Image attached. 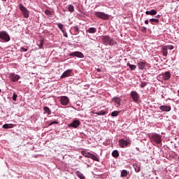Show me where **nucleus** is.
Wrapping results in <instances>:
<instances>
[{"mask_svg": "<svg viewBox=\"0 0 179 179\" xmlns=\"http://www.w3.org/2000/svg\"><path fill=\"white\" fill-rule=\"evenodd\" d=\"M71 73H72V69H68L62 73L60 78L61 79H65V78H68V76H71Z\"/></svg>", "mask_w": 179, "mask_h": 179, "instance_id": "obj_13", "label": "nucleus"}, {"mask_svg": "<svg viewBox=\"0 0 179 179\" xmlns=\"http://www.w3.org/2000/svg\"><path fill=\"white\" fill-rule=\"evenodd\" d=\"M0 41H3V43L10 41V36L8 34V32L5 31H0Z\"/></svg>", "mask_w": 179, "mask_h": 179, "instance_id": "obj_3", "label": "nucleus"}, {"mask_svg": "<svg viewBox=\"0 0 179 179\" xmlns=\"http://www.w3.org/2000/svg\"><path fill=\"white\" fill-rule=\"evenodd\" d=\"M145 24H149V20H145Z\"/></svg>", "mask_w": 179, "mask_h": 179, "instance_id": "obj_44", "label": "nucleus"}, {"mask_svg": "<svg viewBox=\"0 0 179 179\" xmlns=\"http://www.w3.org/2000/svg\"><path fill=\"white\" fill-rule=\"evenodd\" d=\"M119 146H120V148H128L129 146H131V141L125 140L124 138L120 139Z\"/></svg>", "mask_w": 179, "mask_h": 179, "instance_id": "obj_7", "label": "nucleus"}, {"mask_svg": "<svg viewBox=\"0 0 179 179\" xmlns=\"http://www.w3.org/2000/svg\"><path fill=\"white\" fill-rule=\"evenodd\" d=\"M159 110H161V111L169 113V111H171V106L163 105L159 107Z\"/></svg>", "mask_w": 179, "mask_h": 179, "instance_id": "obj_16", "label": "nucleus"}, {"mask_svg": "<svg viewBox=\"0 0 179 179\" xmlns=\"http://www.w3.org/2000/svg\"><path fill=\"white\" fill-rule=\"evenodd\" d=\"M63 33L64 37L68 38V34L65 31V30L62 31Z\"/></svg>", "mask_w": 179, "mask_h": 179, "instance_id": "obj_42", "label": "nucleus"}, {"mask_svg": "<svg viewBox=\"0 0 179 179\" xmlns=\"http://www.w3.org/2000/svg\"><path fill=\"white\" fill-rule=\"evenodd\" d=\"M69 57H77V58H85V55L80 51L72 52L69 55Z\"/></svg>", "mask_w": 179, "mask_h": 179, "instance_id": "obj_9", "label": "nucleus"}, {"mask_svg": "<svg viewBox=\"0 0 179 179\" xmlns=\"http://www.w3.org/2000/svg\"><path fill=\"white\" fill-rule=\"evenodd\" d=\"M127 66H129V68L131 69V71H135V69H136V65L127 63Z\"/></svg>", "mask_w": 179, "mask_h": 179, "instance_id": "obj_27", "label": "nucleus"}, {"mask_svg": "<svg viewBox=\"0 0 179 179\" xmlns=\"http://www.w3.org/2000/svg\"><path fill=\"white\" fill-rule=\"evenodd\" d=\"M163 80H169L170 78H171V74H170V71H166L165 73L162 74Z\"/></svg>", "mask_w": 179, "mask_h": 179, "instance_id": "obj_14", "label": "nucleus"}, {"mask_svg": "<svg viewBox=\"0 0 179 179\" xmlns=\"http://www.w3.org/2000/svg\"><path fill=\"white\" fill-rule=\"evenodd\" d=\"M142 29V31H146L147 28L145 27H143Z\"/></svg>", "mask_w": 179, "mask_h": 179, "instance_id": "obj_43", "label": "nucleus"}, {"mask_svg": "<svg viewBox=\"0 0 179 179\" xmlns=\"http://www.w3.org/2000/svg\"><path fill=\"white\" fill-rule=\"evenodd\" d=\"M57 27H59V29L61 30V31H62V30H64V24H62L61 23H57Z\"/></svg>", "mask_w": 179, "mask_h": 179, "instance_id": "obj_38", "label": "nucleus"}, {"mask_svg": "<svg viewBox=\"0 0 179 179\" xmlns=\"http://www.w3.org/2000/svg\"><path fill=\"white\" fill-rule=\"evenodd\" d=\"M2 1V2H3V3H6V0H1Z\"/></svg>", "mask_w": 179, "mask_h": 179, "instance_id": "obj_47", "label": "nucleus"}, {"mask_svg": "<svg viewBox=\"0 0 179 179\" xmlns=\"http://www.w3.org/2000/svg\"><path fill=\"white\" fill-rule=\"evenodd\" d=\"M120 111L118 110H115L113 112L111 113V117H117L118 115L120 114Z\"/></svg>", "mask_w": 179, "mask_h": 179, "instance_id": "obj_32", "label": "nucleus"}, {"mask_svg": "<svg viewBox=\"0 0 179 179\" xmlns=\"http://www.w3.org/2000/svg\"><path fill=\"white\" fill-rule=\"evenodd\" d=\"M161 52L162 53V55L164 57H167V55H169V52H168L167 48L166 46L162 47Z\"/></svg>", "mask_w": 179, "mask_h": 179, "instance_id": "obj_17", "label": "nucleus"}, {"mask_svg": "<svg viewBox=\"0 0 179 179\" xmlns=\"http://www.w3.org/2000/svg\"><path fill=\"white\" fill-rule=\"evenodd\" d=\"M112 156L113 157H115V159H117V157L120 156V152H118V150H115L112 152Z\"/></svg>", "mask_w": 179, "mask_h": 179, "instance_id": "obj_24", "label": "nucleus"}, {"mask_svg": "<svg viewBox=\"0 0 179 179\" xmlns=\"http://www.w3.org/2000/svg\"><path fill=\"white\" fill-rule=\"evenodd\" d=\"M20 51V52H27V51H29V48H24V47H21Z\"/></svg>", "mask_w": 179, "mask_h": 179, "instance_id": "obj_36", "label": "nucleus"}, {"mask_svg": "<svg viewBox=\"0 0 179 179\" xmlns=\"http://www.w3.org/2000/svg\"><path fill=\"white\" fill-rule=\"evenodd\" d=\"M145 15H150V16H155V15H157V11L155 9H152L150 11H145Z\"/></svg>", "mask_w": 179, "mask_h": 179, "instance_id": "obj_21", "label": "nucleus"}, {"mask_svg": "<svg viewBox=\"0 0 179 179\" xmlns=\"http://www.w3.org/2000/svg\"><path fill=\"white\" fill-rule=\"evenodd\" d=\"M150 22L151 24H159V20L157 18H151L150 19Z\"/></svg>", "mask_w": 179, "mask_h": 179, "instance_id": "obj_23", "label": "nucleus"}, {"mask_svg": "<svg viewBox=\"0 0 179 179\" xmlns=\"http://www.w3.org/2000/svg\"><path fill=\"white\" fill-rule=\"evenodd\" d=\"M127 176H128V171H127V170H125V169H123V170L121 171L120 176H121V177H127Z\"/></svg>", "mask_w": 179, "mask_h": 179, "instance_id": "obj_29", "label": "nucleus"}, {"mask_svg": "<svg viewBox=\"0 0 179 179\" xmlns=\"http://www.w3.org/2000/svg\"><path fill=\"white\" fill-rule=\"evenodd\" d=\"M68 10L69 12H71V13L75 12V7L73 6V5L69 4L68 6Z\"/></svg>", "mask_w": 179, "mask_h": 179, "instance_id": "obj_28", "label": "nucleus"}, {"mask_svg": "<svg viewBox=\"0 0 179 179\" xmlns=\"http://www.w3.org/2000/svg\"><path fill=\"white\" fill-rule=\"evenodd\" d=\"M76 175L78 176V177L80 179H85V175H83V173H82L80 171H76Z\"/></svg>", "mask_w": 179, "mask_h": 179, "instance_id": "obj_26", "label": "nucleus"}, {"mask_svg": "<svg viewBox=\"0 0 179 179\" xmlns=\"http://www.w3.org/2000/svg\"><path fill=\"white\" fill-rule=\"evenodd\" d=\"M82 153L85 156V157H87L88 159H90V157H92V153L90 152H83Z\"/></svg>", "mask_w": 179, "mask_h": 179, "instance_id": "obj_31", "label": "nucleus"}, {"mask_svg": "<svg viewBox=\"0 0 179 179\" xmlns=\"http://www.w3.org/2000/svg\"><path fill=\"white\" fill-rule=\"evenodd\" d=\"M10 79L12 82H17L20 79V76L15 74V73H11L10 75Z\"/></svg>", "mask_w": 179, "mask_h": 179, "instance_id": "obj_12", "label": "nucleus"}, {"mask_svg": "<svg viewBox=\"0 0 179 179\" xmlns=\"http://www.w3.org/2000/svg\"><path fill=\"white\" fill-rule=\"evenodd\" d=\"M15 127V124H4L2 126V128H3V129H10L12 128H13Z\"/></svg>", "mask_w": 179, "mask_h": 179, "instance_id": "obj_18", "label": "nucleus"}, {"mask_svg": "<svg viewBox=\"0 0 179 179\" xmlns=\"http://www.w3.org/2000/svg\"><path fill=\"white\" fill-rule=\"evenodd\" d=\"M155 17H157V18L160 17V15H156V16H155Z\"/></svg>", "mask_w": 179, "mask_h": 179, "instance_id": "obj_46", "label": "nucleus"}, {"mask_svg": "<svg viewBox=\"0 0 179 179\" xmlns=\"http://www.w3.org/2000/svg\"><path fill=\"white\" fill-rule=\"evenodd\" d=\"M17 99V94H16V93H14L13 95V101H16Z\"/></svg>", "mask_w": 179, "mask_h": 179, "instance_id": "obj_41", "label": "nucleus"}, {"mask_svg": "<svg viewBox=\"0 0 179 179\" xmlns=\"http://www.w3.org/2000/svg\"><path fill=\"white\" fill-rule=\"evenodd\" d=\"M151 141L157 145H160L162 143V136L157 134H154L151 136Z\"/></svg>", "mask_w": 179, "mask_h": 179, "instance_id": "obj_6", "label": "nucleus"}, {"mask_svg": "<svg viewBox=\"0 0 179 179\" xmlns=\"http://www.w3.org/2000/svg\"><path fill=\"white\" fill-rule=\"evenodd\" d=\"M45 15L47 16H51L52 15V12L48 9L45 10Z\"/></svg>", "mask_w": 179, "mask_h": 179, "instance_id": "obj_34", "label": "nucleus"}, {"mask_svg": "<svg viewBox=\"0 0 179 179\" xmlns=\"http://www.w3.org/2000/svg\"><path fill=\"white\" fill-rule=\"evenodd\" d=\"M138 69L143 71L148 66V64L145 62H139L138 63Z\"/></svg>", "mask_w": 179, "mask_h": 179, "instance_id": "obj_15", "label": "nucleus"}, {"mask_svg": "<svg viewBox=\"0 0 179 179\" xmlns=\"http://www.w3.org/2000/svg\"><path fill=\"white\" fill-rule=\"evenodd\" d=\"M59 101H60V104H62V106H68V104H69L70 100L68 96H60Z\"/></svg>", "mask_w": 179, "mask_h": 179, "instance_id": "obj_8", "label": "nucleus"}, {"mask_svg": "<svg viewBox=\"0 0 179 179\" xmlns=\"http://www.w3.org/2000/svg\"><path fill=\"white\" fill-rule=\"evenodd\" d=\"M0 93H1V89H0Z\"/></svg>", "mask_w": 179, "mask_h": 179, "instance_id": "obj_48", "label": "nucleus"}, {"mask_svg": "<svg viewBox=\"0 0 179 179\" xmlns=\"http://www.w3.org/2000/svg\"><path fill=\"white\" fill-rule=\"evenodd\" d=\"M43 111L45 114H48V115H51V110L48 106L43 107Z\"/></svg>", "mask_w": 179, "mask_h": 179, "instance_id": "obj_25", "label": "nucleus"}, {"mask_svg": "<svg viewBox=\"0 0 179 179\" xmlns=\"http://www.w3.org/2000/svg\"><path fill=\"white\" fill-rule=\"evenodd\" d=\"M147 85H148V83H146V82H142V83H141V87L142 89H143V87H145V86H147Z\"/></svg>", "mask_w": 179, "mask_h": 179, "instance_id": "obj_40", "label": "nucleus"}, {"mask_svg": "<svg viewBox=\"0 0 179 179\" xmlns=\"http://www.w3.org/2000/svg\"><path fill=\"white\" fill-rule=\"evenodd\" d=\"M97 72H101V70L100 69H96Z\"/></svg>", "mask_w": 179, "mask_h": 179, "instance_id": "obj_45", "label": "nucleus"}, {"mask_svg": "<svg viewBox=\"0 0 179 179\" xmlns=\"http://www.w3.org/2000/svg\"><path fill=\"white\" fill-rule=\"evenodd\" d=\"M73 29L74 30V36H77V34L79 33V27L78 26L73 27Z\"/></svg>", "mask_w": 179, "mask_h": 179, "instance_id": "obj_30", "label": "nucleus"}, {"mask_svg": "<svg viewBox=\"0 0 179 179\" xmlns=\"http://www.w3.org/2000/svg\"><path fill=\"white\" fill-rule=\"evenodd\" d=\"M96 114L97 115H106V114H107V112L101 110L96 113Z\"/></svg>", "mask_w": 179, "mask_h": 179, "instance_id": "obj_37", "label": "nucleus"}, {"mask_svg": "<svg viewBox=\"0 0 179 179\" xmlns=\"http://www.w3.org/2000/svg\"><path fill=\"white\" fill-rule=\"evenodd\" d=\"M90 159H92V160H94L95 162H99V157H97V156H96L94 154H91Z\"/></svg>", "mask_w": 179, "mask_h": 179, "instance_id": "obj_33", "label": "nucleus"}, {"mask_svg": "<svg viewBox=\"0 0 179 179\" xmlns=\"http://www.w3.org/2000/svg\"><path fill=\"white\" fill-rule=\"evenodd\" d=\"M113 101H114L115 103V104H117V106H121V99L117 97V96H114L112 99Z\"/></svg>", "mask_w": 179, "mask_h": 179, "instance_id": "obj_19", "label": "nucleus"}, {"mask_svg": "<svg viewBox=\"0 0 179 179\" xmlns=\"http://www.w3.org/2000/svg\"><path fill=\"white\" fill-rule=\"evenodd\" d=\"M130 96L134 103H136V104L141 103V95H139L136 91H131Z\"/></svg>", "mask_w": 179, "mask_h": 179, "instance_id": "obj_4", "label": "nucleus"}, {"mask_svg": "<svg viewBox=\"0 0 179 179\" xmlns=\"http://www.w3.org/2000/svg\"><path fill=\"white\" fill-rule=\"evenodd\" d=\"M94 15L96 16V17H99V19H102L103 20H108V19H110V15L103 12L96 11Z\"/></svg>", "mask_w": 179, "mask_h": 179, "instance_id": "obj_5", "label": "nucleus"}, {"mask_svg": "<svg viewBox=\"0 0 179 179\" xmlns=\"http://www.w3.org/2000/svg\"><path fill=\"white\" fill-rule=\"evenodd\" d=\"M80 125V121L74 120L71 123L68 124L69 128H78Z\"/></svg>", "mask_w": 179, "mask_h": 179, "instance_id": "obj_10", "label": "nucleus"}, {"mask_svg": "<svg viewBox=\"0 0 179 179\" xmlns=\"http://www.w3.org/2000/svg\"><path fill=\"white\" fill-rule=\"evenodd\" d=\"M59 124L58 120L52 121L50 123H49V127H51V125H54V124Z\"/></svg>", "mask_w": 179, "mask_h": 179, "instance_id": "obj_39", "label": "nucleus"}, {"mask_svg": "<svg viewBox=\"0 0 179 179\" xmlns=\"http://www.w3.org/2000/svg\"><path fill=\"white\" fill-rule=\"evenodd\" d=\"M19 8H20V10H21L22 14L23 15L25 19H29V17L30 16V12L29 11V10H27V8L26 7H24L23 3H20L19 4Z\"/></svg>", "mask_w": 179, "mask_h": 179, "instance_id": "obj_2", "label": "nucleus"}, {"mask_svg": "<svg viewBox=\"0 0 179 179\" xmlns=\"http://www.w3.org/2000/svg\"><path fill=\"white\" fill-rule=\"evenodd\" d=\"M133 167L136 173H139V171H141V164L135 163L133 164Z\"/></svg>", "mask_w": 179, "mask_h": 179, "instance_id": "obj_20", "label": "nucleus"}, {"mask_svg": "<svg viewBox=\"0 0 179 179\" xmlns=\"http://www.w3.org/2000/svg\"><path fill=\"white\" fill-rule=\"evenodd\" d=\"M86 33L88 38H90V36H89V34H95V33H97V29L94 27H90L86 30Z\"/></svg>", "mask_w": 179, "mask_h": 179, "instance_id": "obj_11", "label": "nucleus"}, {"mask_svg": "<svg viewBox=\"0 0 179 179\" xmlns=\"http://www.w3.org/2000/svg\"><path fill=\"white\" fill-rule=\"evenodd\" d=\"M101 41L103 45H110V47H113L117 45V42L114 41V38H111L108 35L102 36Z\"/></svg>", "mask_w": 179, "mask_h": 179, "instance_id": "obj_1", "label": "nucleus"}, {"mask_svg": "<svg viewBox=\"0 0 179 179\" xmlns=\"http://www.w3.org/2000/svg\"><path fill=\"white\" fill-rule=\"evenodd\" d=\"M166 48V50H174V46L173 45H164Z\"/></svg>", "mask_w": 179, "mask_h": 179, "instance_id": "obj_35", "label": "nucleus"}, {"mask_svg": "<svg viewBox=\"0 0 179 179\" xmlns=\"http://www.w3.org/2000/svg\"><path fill=\"white\" fill-rule=\"evenodd\" d=\"M37 45L39 47V48L41 50L44 45V39L41 38L37 41Z\"/></svg>", "mask_w": 179, "mask_h": 179, "instance_id": "obj_22", "label": "nucleus"}]
</instances>
